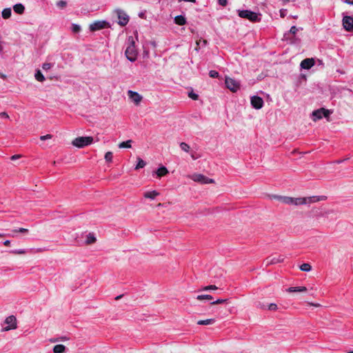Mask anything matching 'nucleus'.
Instances as JSON below:
<instances>
[{
  "label": "nucleus",
  "mask_w": 353,
  "mask_h": 353,
  "mask_svg": "<svg viewBox=\"0 0 353 353\" xmlns=\"http://www.w3.org/2000/svg\"><path fill=\"white\" fill-rule=\"evenodd\" d=\"M272 197L281 201L283 203L294 205L312 203L325 199V196L319 197L315 196L310 197L293 198L290 196L273 195Z\"/></svg>",
  "instance_id": "obj_1"
},
{
  "label": "nucleus",
  "mask_w": 353,
  "mask_h": 353,
  "mask_svg": "<svg viewBox=\"0 0 353 353\" xmlns=\"http://www.w3.org/2000/svg\"><path fill=\"white\" fill-rule=\"evenodd\" d=\"M239 16L241 18L247 19L252 22H258L261 20L259 14L248 10L239 11Z\"/></svg>",
  "instance_id": "obj_2"
},
{
  "label": "nucleus",
  "mask_w": 353,
  "mask_h": 353,
  "mask_svg": "<svg viewBox=\"0 0 353 353\" xmlns=\"http://www.w3.org/2000/svg\"><path fill=\"white\" fill-rule=\"evenodd\" d=\"M126 58L133 62L137 59V52L135 48L134 42L132 41L130 44L127 47L125 51Z\"/></svg>",
  "instance_id": "obj_3"
},
{
  "label": "nucleus",
  "mask_w": 353,
  "mask_h": 353,
  "mask_svg": "<svg viewBox=\"0 0 353 353\" xmlns=\"http://www.w3.org/2000/svg\"><path fill=\"white\" fill-rule=\"evenodd\" d=\"M190 179L195 182H198L201 184L214 183V180L212 179L208 178L207 176L201 174H194L190 176Z\"/></svg>",
  "instance_id": "obj_4"
},
{
  "label": "nucleus",
  "mask_w": 353,
  "mask_h": 353,
  "mask_svg": "<svg viewBox=\"0 0 353 353\" xmlns=\"http://www.w3.org/2000/svg\"><path fill=\"white\" fill-rule=\"evenodd\" d=\"M330 114V112L323 108L318 109L312 112L313 121H316L317 119H321L323 117L328 118Z\"/></svg>",
  "instance_id": "obj_5"
},
{
  "label": "nucleus",
  "mask_w": 353,
  "mask_h": 353,
  "mask_svg": "<svg viewBox=\"0 0 353 353\" xmlns=\"http://www.w3.org/2000/svg\"><path fill=\"white\" fill-rule=\"evenodd\" d=\"M108 27V23L104 20L95 21L90 24V31H97Z\"/></svg>",
  "instance_id": "obj_6"
},
{
  "label": "nucleus",
  "mask_w": 353,
  "mask_h": 353,
  "mask_svg": "<svg viewBox=\"0 0 353 353\" xmlns=\"http://www.w3.org/2000/svg\"><path fill=\"white\" fill-rule=\"evenodd\" d=\"M225 85L226 87L230 90L232 92H236L240 87V84L238 81L234 80V79L226 77L225 78Z\"/></svg>",
  "instance_id": "obj_7"
},
{
  "label": "nucleus",
  "mask_w": 353,
  "mask_h": 353,
  "mask_svg": "<svg viewBox=\"0 0 353 353\" xmlns=\"http://www.w3.org/2000/svg\"><path fill=\"white\" fill-rule=\"evenodd\" d=\"M5 323L8 324V325L3 329L4 331H8L17 328V319L16 317L13 315L8 316L5 320Z\"/></svg>",
  "instance_id": "obj_8"
},
{
  "label": "nucleus",
  "mask_w": 353,
  "mask_h": 353,
  "mask_svg": "<svg viewBox=\"0 0 353 353\" xmlns=\"http://www.w3.org/2000/svg\"><path fill=\"white\" fill-rule=\"evenodd\" d=\"M117 14L119 19V24L121 26H125L129 21L128 15L121 10H117Z\"/></svg>",
  "instance_id": "obj_9"
},
{
  "label": "nucleus",
  "mask_w": 353,
  "mask_h": 353,
  "mask_svg": "<svg viewBox=\"0 0 353 353\" xmlns=\"http://www.w3.org/2000/svg\"><path fill=\"white\" fill-rule=\"evenodd\" d=\"M284 261V257L282 255L278 256H270L267 257L265 260V263L266 265L276 264L279 263H282Z\"/></svg>",
  "instance_id": "obj_10"
},
{
  "label": "nucleus",
  "mask_w": 353,
  "mask_h": 353,
  "mask_svg": "<svg viewBox=\"0 0 353 353\" xmlns=\"http://www.w3.org/2000/svg\"><path fill=\"white\" fill-rule=\"evenodd\" d=\"M73 145L77 148H83L88 145V137H80L72 141Z\"/></svg>",
  "instance_id": "obj_11"
},
{
  "label": "nucleus",
  "mask_w": 353,
  "mask_h": 353,
  "mask_svg": "<svg viewBox=\"0 0 353 353\" xmlns=\"http://www.w3.org/2000/svg\"><path fill=\"white\" fill-rule=\"evenodd\" d=\"M343 26L347 31L353 30V17L350 16H345L343 18Z\"/></svg>",
  "instance_id": "obj_12"
},
{
  "label": "nucleus",
  "mask_w": 353,
  "mask_h": 353,
  "mask_svg": "<svg viewBox=\"0 0 353 353\" xmlns=\"http://www.w3.org/2000/svg\"><path fill=\"white\" fill-rule=\"evenodd\" d=\"M128 96L136 105H139L143 99L141 95L132 90H129L128 92Z\"/></svg>",
  "instance_id": "obj_13"
},
{
  "label": "nucleus",
  "mask_w": 353,
  "mask_h": 353,
  "mask_svg": "<svg viewBox=\"0 0 353 353\" xmlns=\"http://www.w3.org/2000/svg\"><path fill=\"white\" fill-rule=\"evenodd\" d=\"M251 105L255 109H261L263 105V100L260 97L254 96L251 97Z\"/></svg>",
  "instance_id": "obj_14"
},
{
  "label": "nucleus",
  "mask_w": 353,
  "mask_h": 353,
  "mask_svg": "<svg viewBox=\"0 0 353 353\" xmlns=\"http://www.w3.org/2000/svg\"><path fill=\"white\" fill-rule=\"evenodd\" d=\"M314 59L313 58H307L303 59L301 63V67L303 69H310L314 65Z\"/></svg>",
  "instance_id": "obj_15"
},
{
  "label": "nucleus",
  "mask_w": 353,
  "mask_h": 353,
  "mask_svg": "<svg viewBox=\"0 0 353 353\" xmlns=\"http://www.w3.org/2000/svg\"><path fill=\"white\" fill-rule=\"evenodd\" d=\"M287 291L288 292H305L307 291V288L304 286L301 287H290L289 288Z\"/></svg>",
  "instance_id": "obj_16"
},
{
  "label": "nucleus",
  "mask_w": 353,
  "mask_h": 353,
  "mask_svg": "<svg viewBox=\"0 0 353 353\" xmlns=\"http://www.w3.org/2000/svg\"><path fill=\"white\" fill-rule=\"evenodd\" d=\"M13 9L16 13L22 14L24 12L25 7L21 3H17L13 6Z\"/></svg>",
  "instance_id": "obj_17"
},
{
  "label": "nucleus",
  "mask_w": 353,
  "mask_h": 353,
  "mask_svg": "<svg viewBox=\"0 0 353 353\" xmlns=\"http://www.w3.org/2000/svg\"><path fill=\"white\" fill-rule=\"evenodd\" d=\"M168 173V170L165 166L160 167L156 171V174H157L158 177H159V178L165 176Z\"/></svg>",
  "instance_id": "obj_18"
},
{
  "label": "nucleus",
  "mask_w": 353,
  "mask_h": 353,
  "mask_svg": "<svg viewBox=\"0 0 353 353\" xmlns=\"http://www.w3.org/2000/svg\"><path fill=\"white\" fill-rule=\"evenodd\" d=\"M174 23L179 26H183L186 23V19L183 16L178 15L174 18Z\"/></svg>",
  "instance_id": "obj_19"
},
{
  "label": "nucleus",
  "mask_w": 353,
  "mask_h": 353,
  "mask_svg": "<svg viewBox=\"0 0 353 353\" xmlns=\"http://www.w3.org/2000/svg\"><path fill=\"white\" fill-rule=\"evenodd\" d=\"M158 195H159V192H157L156 190L146 192L144 193V197L150 199H154Z\"/></svg>",
  "instance_id": "obj_20"
},
{
  "label": "nucleus",
  "mask_w": 353,
  "mask_h": 353,
  "mask_svg": "<svg viewBox=\"0 0 353 353\" xmlns=\"http://www.w3.org/2000/svg\"><path fill=\"white\" fill-rule=\"evenodd\" d=\"M215 323L214 319H208L205 320H199L197 321V324L200 325H211Z\"/></svg>",
  "instance_id": "obj_21"
},
{
  "label": "nucleus",
  "mask_w": 353,
  "mask_h": 353,
  "mask_svg": "<svg viewBox=\"0 0 353 353\" xmlns=\"http://www.w3.org/2000/svg\"><path fill=\"white\" fill-rule=\"evenodd\" d=\"M65 350V347L62 344L56 345L53 347L54 353H63Z\"/></svg>",
  "instance_id": "obj_22"
},
{
  "label": "nucleus",
  "mask_w": 353,
  "mask_h": 353,
  "mask_svg": "<svg viewBox=\"0 0 353 353\" xmlns=\"http://www.w3.org/2000/svg\"><path fill=\"white\" fill-rule=\"evenodd\" d=\"M11 13H12L11 8H5L3 10V11L1 12L2 17L5 19H8L11 17Z\"/></svg>",
  "instance_id": "obj_23"
},
{
  "label": "nucleus",
  "mask_w": 353,
  "mask_h": 353,
  "mask_svg": "<svg viewBox=\"0 0 353 353\" xmlns=\"http://www.w3.org/2000/svg\"><path fill=\"white\" fill-rule=\"evenodd\" d=\"M132 140H128L126 141L121 142L119 144V148H130Z\"/></svg>",
  "instance_id": "obj_24"
},
{
  "label": "nucleus",
  "mask_w": 353,
  "mask_h": 353,
  "mask_svg": "<svg viewBox=\"0 0 353 353\" xmlns=\"http://www.w3.org/2000/svg\"><path fill=\"white\" fill-rule=\"evenodd\" d=\"M212 299H213L212 296L210 294H201V295H198L196 296V299L199 301H203V300L210 301Z\"/></svg>",
  "instance_id": "obj_25"
},
{
  "label": "nucleus",
  "mask_w": 353,
  "mask_h": 353,
  "mask_svg": "<svg viewBox=\"0 0 353 353\" xmlns=\"http://www.w3.org/2000/svg\"><path fill=\"white\" fill-rule=\"evenodd\" d=\"M34 77L38 81L43 82L45 81V77L40 70L37 71Z\"/></svg>",
  "instance_id": "obj_26"
},
{
  "label": "nucleus",
  "mask_w": 353,
  "mask_h": 353,
  "mask_svg": "<svg viewBox=\"0 0 353 353\" xmlns=\"http://www.w3.org/2000/svg\"><path fill=\"white\" fill-rule=\"evenodd\" d=\"M138 163L135 167V170L143 168L145 165V162L141 158L137 159Z\"/></svg>",
  "instance_id": "obj_27"
},
{
  "label": "nucleus",
  "mask_w": 353,
  "mask_h": 353,
  "mask_svg": "<svg viewBox=\"0 0 353 353\" xmlns=\"http://www.w3.org/2000/svg\"><path fill=\"white\" fill-rule=\"evenodd\" d=\"M300 269L301 271H303V272H309L311 270L312 266L309 263H303L300 266Z\"/></svg>",
  "instance_id": "obj_28"
},
{
  "label": "nucleus",
  "mask_w": 353,
  "mask_h": 353,
  "mask_svg": "<svg viewBox=\"0 0 353 353\" xmlns=\"http://www.w3.org/2000/svg\"><path fill=\"white\" fill-rule=\"evenodd\" d=\"M217 289H218V288L215 285H210L203 287L199 291L215 290Z\"/></svg>",
  "instance_id": "obj_29"
},
{
  "label": "nucleus",
  "mask_w": 353,
  "mask_h": 353,
  "mask_svg": "<svg viewBox=\"0 0 353 353\" xmlns=\"http://www.w3.org/2000/svg\"><path fill=\"white\" fill-rule=\"evenodd\" d=\"M180 148L182 150L188 152L190 148V145L186 143L182 142L180 143Z\"/></svg>",
  "instance_id": "obj_30"
},
{
  "label": "nucleus",
  "mask_w": 353,
  "mask_h": 353,
  "mask_svg": "<svg viewBox=\"0 0 353 353\" xmlns=\"http://www.w3.org/2000/svg\"><path fill=\"white\" fill-rule=\"evenodd\" d=\"M112 152H107L105 154V159L108 162H111L112 161Z\"/></svg>",
  "instance_id": "obj_31"
},
{
  "label": "nucleus",
  "mask_w": 353,
  "mask_h": 353,
  "mask_svg": "<svg viewBox=\"0 0 353 353\" xmlns=\"http://www.w3.org/2000/svg\"><path fill=\"white\" fill-rule=\"evenodd\" d=\"M57 6L58 8L63 9L66 7L67 2L65 1L61 0L57 3Z\"/></svg>",
  "instance_id": "obj_32"
},
{
  "label": "nucleus",
  "mask_w": 353,
  "mask_h": 353,
  "mask_svg": "<svg viewBox=\"0 0 353 353\" xmlns=\"http://www.w3.org/2000/svg\"><path fill=\"white\" fill-rule=\"evenodd\" d=\"M227 301H228V299H219L216 301L212 302L210 304L212 305H217V304H222V303H227Z\"/></svg>",
  "instance_id": "obj_33"
},
{
  "label": "nucleus",
  "mask_w": 353,
  "mask_h": 353,
  "mask_svg": "<svg viewBox=\"0 0 353 353\" xmlns=\"http://www.w3.org/2000/svg\"><path fill=\"white\" fill-rule=\"evenodd\" d=\"M10 253L14 254H24L26 253V251L23 249L14 250L10 251Z\"/></svg>",
  "instance_id": "obj_34"
},
{
  "label": "nucleus",
  "mask_w": 353,
  "mask_h": 353,
  "mask_svg": "<svg viewBox=\"0 0 353 353\" xmlns=\"http://www.w3.org/2000/svg\"><path fill=\"white\" fill-rule=\"evenodd\" d=\"M72 30L74 33H77L81 30V27L77 24H72Z\"/></svg>",
  "instance_id": "obj_35"
},
{
  "label": "nucleus",
  "mask_w": 353,
  "mask_h": 353,
  "mask_svg": "<svg viewBox=\"0 0 353 353\" xmlns=\"http://www.w3.org/2000/svg\"><path fill=\"white\" fill-rule=\"evenodd\" d=\"M201 42L203 43V45H206L208 43L207 40H205V39H203V40L199 39V40L196 41V47L195 48L196 50H197V51L199 50V45H200V43H201Z\"/></svg>",
  "instance_id": "obj_36"
},
{
  "label": "nucleus",
  "mask_w": 353,
  "mask_h": 353,
  "mask_svg": "<svg viewBox=\"0 0 353 353\" xmlns=\"http://www.w3.org/2000/svg\"><path fill=\"white\" fill-rule=\"evenodd\" d=\"M209 75L212 78H218L219 77V72L216 70H210Z\"/></svg>",
  "instance_id": "obj_37"
},
{
  "label": "nucleus",
  "mask_w": 353,
  "mask_h": 353,
  "mask_svg": "<svg viewBox=\"0 0 353 353\" xmlns=\"http://www.w3.org/2000/svg\"><path fill=\"white\" fill-rule=\"evenodd\" d=\"M52 134H46V135H43V136H41L40 137V139L41 141H45L46 139H52Z\"/></svg>",
  "instance_id": "obj_38"
},
{
  "label": "nucleus",
  "mask_w": 353,
  "mask_h": 353,
  "mask_svg": "<svg viewBox=\"0 0 353 353\" xmlns=\"http://www.w3.org/2000/svg\"><path fill=\"white\" fill-rule=\"evenodd\" d=\"M188 96L190 98L192 99L193 100H196V99H198V97H199L198 94H196L192 92H190Z\"/></svg>",
  "instance_id": "obj_39"
},
{
  "label": "nucleus",
  "mask_w": 353,
  "mask_h": 353,
  "mask_svg": "<svg viewBox=\"0 0 353 353\" xmlns=\"http://www.w3.org/2000/svg\"><path fill=\"white\" fill-rule=\"evenodd\" d=\"M52 65L50 63H44L42 65V68L45 70H49L51 68Z\"/></svg>",
  "instance_id": "obj_40"
},
{
  "label": "nucleus",
  "mask_w": 353,
  "mask_h": 353,
  "mask_svg": "<svg viewBox=\"0 0 353 353\" xmlns=\"http://www.w3.org/2000/svg\"><path fill=\"white\" fill-rule=\"evenodd\" d=\"M268 309L270 310H277V305L275 303H270L268 305Z\"/></svg>",
  "instance_id": "obj_41"
},
{
  "label": "nucleus",
  "mask_w": 353,
  "mask_h": 353,
  "mask_svg": "<svg viewBox=\"0 0 353 353\" xmlns=\"http://www.w3.org/2000/svg\"><path fill=\"white\" fill-rule=\"evenodd\" d=\"M14 232H21V233H27L28 232V230L26 229V228H21L18 230H14Z\"/></svg>",
  "instance_id": "obj_42"
},
{
  "label": "nucleus",
  "mask_w": 353,
  "mask_h": 353,
  "mask_svg": "<svg viewBox=\"0 0 353 353\" xmlns=\"http://www.w3.org/2000/svg\"><path fill=\"white\" fill-rule=\"evenodd\" d=\"M298 29L296 26H292L290 30V32L292 34H295L297 32Z\"/></svg>",
  "instance_id": "obj_43"
},
{
  "label": "nucleus",
  "mask_w": 353,
  "mask_h": 353,
  "mask_svg": "<svg viewBox=\"0 0 353 353\" xmlns=\"http://www.w3.org/2000/svg\"><path fill=\"white\" fill-rule=\"evenodd\" d=\"M97 241L96 238L94 236V235L91 234L90 233V244L95 243Z\"/></svg>",
  "instance_id": "obj_44"
},
{
  "label": "nucleus",
  "mask_w": 353,
  "mask_h": 353,
  "mask_svg": "<svg viewBox=\"0 0 353 353\" xmlns=\"http://www.w3.org/2000/svg\"><path fill=\"white\" fill-rule=\"evenodd\" d=\"M219 3L223 6H226L227 4V0H217Z\"/></svg>",
  "instance_id": "obj_45"
},
{
  "label": "nucleus",
  "mask_w": 353,
  "mask_h": 353,
  "mask_svg": "<svg viewBox=\"0 0 353 353\" xmlns=\"http://www.w3.org/2000/svg\"><path fill=\"white\" fill-rule=\"evenodd\" d=\"M0 116H1L2 117L6 118V119L9 118V115L6 112H1Z\"/></svg>",
  "instance_id": "obj_46"
},
{
  "label": "nucleus",
  "mask_w": 353,
  "mask_h": 353,
  "mask_svg": "<svg viewBox=\"0 0 353 353\" xmlns=\"http://www.w3.org/2000/svg\"><path fill=\"white\" fill-rule=\"evenodd\" d=\"M20 157L21 156L19 155V154H15V155H13V156L11 157V159L12 160H15V159H17L20 158Z\"/></svg>",
  "instance_id": "obj_47"
},
{
  "label": "nucleus",
  "mask_w": 353,
  "mask_h": 353,
  "mask_svg": "<svg viewBox=\"0 0 353 353\" xmlns=\"http://www.w3.org/2000/svg\"><path fill=\"white\" fill-rule=\"evenodd\" d=\"M10 244V241L9 240H6L3 242V245L6 246H8Z\"/></svg>",
  "instance_id": "obj_48"
},
{
  "label": "nucleus",
  "mask_w": 353,
  "mask_h": 353,
  "mask_svg": "<svg viewBox=\"0 0 353 353\" xmlns=\"http://www.w3.org/2000/svg\"><path fill=\"white\" fill-rule=\"evenodd\" d=\"M345 2L350 5H353V0H345Z\"/></svg>",
  "instance_id": "obj_49"
},
{
  "label": "nucleus",
  "mask_w": 353,
  "mask_h": 353,
  "mask_svg": "<svg viewBox=\"0 0 353 353\" xmlns=\"http://www.w3.org/2000/svg\"><path fill=\"white\" fill-rule=\"evenodd\" d=\"M280 14H281V17H285V11L284 10H281L280 11Z\"/></svg>",
  "instance_id": "obj_50"
},
{
  "label": "nucleus",
  "mask_w": 353,
  "mask_h": 353,
  "mask_svg": "<svg viewBox=\"0 0 353 353\" xmlns=\"http://www.w3.org/2000/svg\"><path fill=\"white\" fill-rule=\"evenodd\" d=\"M94 142V139L92 137H90V145H91Z\"/></svg>",
  "instance_id": "obj_51"
},
{
  "label": "nucleus",
  "mask_w": 353,
  "mask_h": 353,
  "mask_svg": "<svg viewBox=\"0 0 353 353\" xmlns=\"http://www.w3.org/2000/svg\"><path fill=\"white\" fill-rule=\"evenodd\" d=\"M85 243L86 244H88V235H87V236H85Z\"/></svg>",
  "instance_id": "obj_52"
},
{
  "label": "nucleus",
  "mask_w": 353,
  "mask_h": 353,
  "mask_svg": "<svg viewBox=\"0 0 353 353\" xmlns=\"http://www.w3.org/2000/svg\"><path fill=\"white\" fill-rule=\"evenodd\" d=\"M310 305H314V306H316V307L319 306V304H313V303H310Z\"/></svg>",
  "instance_id": "obj_53"
},
{
  "label": "nucleus",
  "mask_w": 353,
  "mask_h": 353,
  "mask_svg": "<svg viewBox=\"0 0 353 353\" xmlns=\"http://www.w3.org/2000/svg\"><path fill=\"white\" fill-rule=\"evenodd\" d=\"M121 295L118 296H117V297H116V299H117V300L120 299V298H121Z\"/></svg>",
  "instance_id": "obj_54"
},
{
  "label": "nucleus",
  "mask_w": 353,
  "mask_h": 353,
  "mask_svg": "<svg viewBox=\"0 0 353 353\" xmlns=\"http://www.w3.org/2000/svg\"><path fill=\"white\" fill-rule=\"evenodd\" d=\"M283 3H287L290 0H282Z\"/></svg>",
  "instance_id": "obj_55"
},
{
  "label": "nucleus",
  "mask_w": 353,
  "mask_h": 353,
  "mask_svg": "<svg viewBox=\"0 0 353 353\" xmlns=\"http://www.w3.org/2000/svg\"><path fill=\"white\" fill-rule=\"evenodd\" d=\"M347 353H353V350L352 351H350V352H348Z\"/></svg>",
  "instance_id": "obj_56"
},
{
  "label": "nucleus",
  "mask_w": 353,
  "mask_h": 353,
  "mask_svg": "<svg viewBox=\"0 0 353 353\" xmlns=\"http://www.w3.org/2000/svg\"><path fill=\"white\" fill-rule=\"evenodd\" d=\"M3 236V234H0V237Z\"/></svg>",
  "instance_id": "obj_57"
}]
</instances>
